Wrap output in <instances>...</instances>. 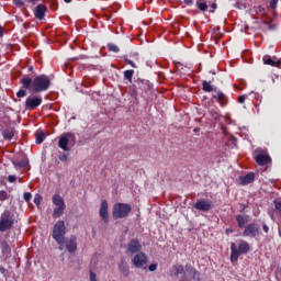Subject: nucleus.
Returning <instances> with one entry per match:
<instances>
[{"instance_id": "1", "label": "nucleus", "mask_w": 281, "mask_h": 281, "mask_svg": "<svg viewBox=\"0 0 281 281\" xmlns=\"http://www.w3.org/2000/svg\"><path fill=\"white\" fill-rule=\"evenodd\" d=\"M21 85L24 89H30L32 87L35 93H41L49 89V85H52V81L49 80V77H47L46 75H40L35 77L33 81L30 77L22 78Z\"/></svg>"}, {"instance_id": "2", "label": "nucleus", "mask_w": 281, "mask_h": 281, "mask_svg": "<svg viewBox=\"0 0 281 281\" xmlns=\"http://www.w3.org/2000/svg\"><path fill=\"white\" fill-rule=\"evenodd\" d=\"M169 276L170 278H179L181 276L179 281H190L196 277V269L188 265L186 267L183 265H175L169 270Z\"/></svg>"}, {"instance_id": "3", "label": "nucleus", "mask_w": 281, "mask_h": 281, "mask_svg": "<svg viewBox=\"0 0 281 281\" xmlns=\"http://www.w3.org/2000/svg\"><path fill=\"white\" fill-rule=\"evenodd\" d=\"M249 252V243L240 241L239 246L236 247L235 243L231 244V261L238 262V258L243 254Z\"/></svg>"}, {"instance_id": "4", "label": "nucleus", "mask_w": 281, "mask_h": 281, "mask_svg": "<svg viewBox=\"0 0 281 281\" xmlns=\"http://www.w3.org/2000/svg\"><path fill=\"white\" fill-rule=\"evenodd\" d=\"M14 227V215L8 210L0 215V232H10Z\"/></svg>"}, {"instance_id": "5", "label": "nucleus", "mask_w": 281, "mask_h": 281, "mask_svg": "<svg viewBox=\"0 0 281 281\" xmlns=\"http://www.w3.org/2000/svg\"><path fill=\"white\" fill-rule=\"evenodd\" d=\"M64 221H58L53 227V238L58 245H65V234H67Z\"/></svg>"}, {"instance_id": "6", "label": "nucleus", "mask_w": 281, "mask_h": 281, "mask_svg": "<svg viewBox=\"0 0 281 281\" xmlns=\"http://www.w3.org/2000/svg\"><path fill=\"white\" fill-rule=\"evenodd\" d=\"M132 210H133V207L131 206V204L116 203L113 206L112 216L115 220L126 218V216H128V214H131Z\"/></svg>"}, {"instance_id": "7", "label": "nucleus", "mask_w": 281, "mask_h": 281, "mask_svg": "<svg viewBox=\"0 0 281 281\" xmlns=\"http://www.w3.org/2000/svg\"><path fill=\"white\" fill-rule=\"evenodd\" d=\"M53 204H55V209L53 211V218H60L63 214H65V200L60 194H54L52 198Z\"/></svg>"}, {"instance_id": "8", "label": "nucleus", "mask_w": 281, "mask_h": 281, "mask_svg": "<svg viewBox=\"0 0 281 281\" xmlns=\"http://www.w3.org/2000/svg\"><path fill=\"white\" fill-rule=\"evenodd\" d=\"M40 104H43V98L31 94L26 98L24 106L26 111H34Z\"/></svg>"}, {"instance_id": "9", "label": "nucleus", "mask_w": 281, "mask_h": 281, "mask_svg": "<svg viewBox=\"0 0 281 281\" xmlns=\"http://www.w3.org/2000/svg\"><path fill=\"white\" fill-rule=\"evenodd\" d=\"M243 236L248 238H256V236H260V226L256 223L248 224L244 229Z\"/></svg>"}, {"instance_id": "10", "label": "nucleus", "mask_w": 281, "mask_h": 281, "mask_svg": "<svg viewBox=\"0 0 281 281\" xmlns=\"http://www.w3.org/2000/svg\"><path fill=\"white\" fill-rule=\"evenodd\" d=\"M147 263H148V257H146V254L144 252L136 254L132 259V265L136 269H144V267H146Z\"/></svg>"}, {"instance_id": "11", "label": "nucleus", "mask_w": 281, "mask_h": 281, "mask_svg": "<svg viewBox=\"0 0 281 281\" xmlns=\"http://www.w3.org/2000/svg\"><path fill=\"white\" fill-rule=\"evenodd\" d=\"M76 137L71 133L64 134L58 142L59 148L65 151H69V142H75Z\"/></svg>"}, {"instance_id": "12", "label": "nucleus", "mask_w": 281, "mask_h": 281, "mask_svg": "<svg viewBox=\"0 0 281 281\" xmlns=\"http://www.w3.org/2000/svg\"><path fill=\"white\" fill-rule=\"evenodd\" d=\"M193 207L199 212H210L212 210V201L200 200L193 204Z\"/></svg>"}, {"instance_id": "13", "label": "nucleus", "mask_w": 281, "mask_h": 281, "mask_svg": "<svg viewBox=\"0 0 281 281\" xmlns=\"http://www.w3.org/2000/svg\"><path fill=\"white\" fill-rule=\"evenodd\" d=\"M99 216L103 223H109V202L106 200L101 201Z\"/></svg>"}, {"instance_id": "14", "label": "nucleus", "mask_w": 281, "mask_h": 281, "mask_svg": "<svg viewBox=\"0 0 281 281\" xmlns=\"http://www.w3.org/2000/svg\"><path fill=\"white\" fill-rule=\"evenodd\" d=\"M65 247L69 254H75L78 249V241L75 235H71L69 239H64Z\"/></svg>"}, {"instance_id": "15", "label": "nucleus", "mask_w": 281, "mask_h": 281, "mask_svg": "<svg viewBox=\"0 0 281 281\" xmlns=\"http://www.w3.org/2000/svg\"><path fill=\"white\" fill-rule=\"evenodd\" d=\"M127 250L130 254H138L142 252V244H139L138 239H132L127 245Z\"/></svg>"}, {"instance_id": "16", "label": "nucleus", "mask_w": 281, "mask_h": 281, "mask_svg": "<svg viewBox=\"0 0 281 281\" xmlns=\"http://www.w3.org/2000/svg\"><path fill=\"white\" fill-rule=\"evenodd\" d=\"M255 160L259 166H267V164H269V161H271V157H269V155H265V154H257V155H255Z\"/></svg>"}, {"instance_id": "17", "label": "nucleus", "mask_w": 281, "mask_h": 281, "mask_svg": "<svg viewBox=\"0 0 281 281\" xmlns=\"http://www.w3.org/2000/svg\"><path fill=\"white\" fill-rule=\"evenodd\" d=\"M254 179H256V175L254 172H249L244 177H239L240 186H249V183H254Z\"/></svg>"}, {"instance_id": "18", "label": "nucleus", "mask_w": 281, "mask_h": 281, "mask_svg": "<svg viewBox=\"0 0 281 281\" xmlns=\"http://www.w3.org/2000/svg\"><path fill=\"white\" fill-rule=\"evenodd\" d=\"M46 11H47L46 5L38 4L34 10L35 18L38 19L40 21H42V19H45Z\"/></svg>"}, {"instance_id": "19", "label": "nucleus", "mask_w": 281, "mask_h": 281, "mask_svg": "<svg viewBox=\"0 0 281 281\" xmlns=\"http://www.w3.org/2000/svg\"><path fill=\"white\" fill-rule=\"evenodd\" d=\"M262 60L263 65H269L270 67H278L280 65V60L277 57H271L269 55L263 56Z\"/></svg>"}, {"instance_id": "20", "label": "nucleus", "mask_w": 281, "mask_h": 281, "mask_svg": "<svg viewBox=\"0 0 281 281\" xmlns=\"http://www.w3.org/2000/svg\"><path fill=\"white\" fill-rule=\"evenodd\" d=\"M119 271L124 276V278H128V276H131V268L128 267V263L124 261L119 265Z\"/></svg>"}, {"instance_id": "21", "label": "nucleus", "mask_w": 281, "mask_h": 281, "mask_svg": "<svg viewBox=\"0 0 281 281\" xmlns=\"http://www.w3.org/2000/svg\"><path fill=\"white\" fill-rule=\"evenodd\" d=\"M237 225L240 229L245 227L249 223V216L248 215H236Z\"/></svg>"}, {"instance_id": "22", "label": "nucleus", "mask_w": 281, "mask_h": 281, "mask_svg": "<svg viewBox=\"0 0 281 281\" xmlns=\"http://www.w3.org/2000/svg\"><path fill=\"white\" fill-rule=\"evenodd\" d=\"M202 89L203 91H205V93H212V91H216V89H214V86H212V81H202Z\"/></svg>"}, {"instance_id": "23", "label": "nucleus", "mask_w": 281, "mask_h": 281, "mask_svg": "<svg viewBox=\"0 0 281 281\" xmlns=\"http://www.w3.org/2000/svg\"><path fill=\"white\" fill-rule=\"evenodd\" d=\"M2 136L4 139H7L8 142H11L12 137H14V130L9 128V130H4L2 132Z\"/></svg>"}, {"instance_id": "24", "label": "nucleus", "mask_w": 281, "mask_h": 281, "mask_svg": "<svg viewBox=\"0 0 281 281\" xmlns=\"http://www.w3.org/2000/svg\"><path fill=\"white\" fill-rule=\"evenodd\" d=\"M213 100H216L221 105H223V102L225 101V93L217 91V94L213 95Z\"/></svg>"}, {"instance_id": "25", "label": "nucleus", "mask_w": 281, "mask_h": 281, "mask_svg": "<svg viewBox=\"0 0 281 281\" xmlns=\"http://www.w3.org/2000/svg\"><path fill=\"white\" fill-rule=\"evenodd\" d=\"M135 75V70H125L123 72V76L125 80H128V82H133V76Z\"/></svg>"}, {"instance_id": "26", "label": "nucleus", "mask_w": 281, "mask_h": 281, "mask_svg": "<svg viewBox=\"0 0 281 281\" xmlns=\"http://www.w3.org/2000/svg\"><path fill=\"white\" fill-rule=\"evenodd\" d=\"M13 166L15 168H27V166H30V162L27 160L13 161Z\"/></svg>"}, {"instance_id": "27", "label": "nucleus", "mask_w": 281, "mask_h": 281, "mask_svg": "<svg viewBox=\"0 0 281 281\" xmlns=\"http://www.w3.org/2000/svg\"><path fill=\"white\" fill-rule=\"evenodd\" d=\"M196 8H199L202 12H205V10H207V3H205L203 0H196Z\"/></svg>"}, {"instance_id": "28", "label": "nucleus", "mask_w": 281, "mask_h": 281, "mask_svg": "<svg viewBox=\"0 0 281 281\" xmlns=\"http://www.w3.org/2000/svg\"><path fill=\"white\" fill-rule=\"evenodd\" d=\"M139 85V89H142L143 91H148V89H150V83L146 80H142L140 82H138Z\"/></svg>"}, {"instance_id": "29", "label": "nucleus", "mask_w": 281, "mask_h": 281, "mask_svg": "<svg viewBox=\"0 0 281 281\" xmlns=\"http://www.w3.org/2000/svg\"><path fill=\"white\" fill-rule=\"evenodd\" d=\"M0 247L3 254H10V246L8 245V241L0 243Z\"/></svg>"}, {"instance_id": "30", "label": "nucleus", "mask_w": 281, "mask_h": 281, "mask_svg": "<svg viewBox=\"0 0 281 281\" xmlns=\"http://www.w3.org/2000/svg\"><path fill=\"white\" fill-rule=\"evenodd\" d=\"M33 201H34V203H35V205H36L37 207H41V203H42V201H43V196H42L41 194H35Z\"/></svg>"}, {"instance_id": "31", "label": "nucleus", "mask_w": 281, "mask_h": 281, "mask_svg": "<svg viewBox=\"0 0 281 281\" xmlns=\"http://www.w3.org/2000/svg\"><path fill=\"white\" fill-rule=\"evenodd\" d=\"M108 49L109 52H113L114 54H117L120 52V47H117V45L115 44H109Z\"/></svg>"}, {"instance_id": "32", "label": "nucleus", "mask_w": 281, "mask_h": 281, "mask_svg": "<svg viewBox=\"0 0 281 281\" xmlns=\"http://www.w3.org/2000/svg\"><path fill=\"white\" fill-rule=\"evenodd\" d=\"M35 142L36 144H43V142H45V133L41 132L40 134H37Z\"/></svg>"}, {"instance_id": "33", "label": "nucleus", "mask_w": 281, "mask_h": 281, "mask_svg": "<svg viewBox=\"0 0 281 281\" xmlns=\"http://www.w3.org/2000/svg\"><path fill=\"white\" fill-rule=\"evenodd\" d=\"M27 95V91L21 89L16 92V98H25Z\"/></svg>"}, {"instance_id": "34", "label": "nucleus", "mask_w": 281, "mask_h": 281, "mask_svg": "<svg viewBox=\"0 0 281 281\" xmlns=\"http://www.w3.org/2000/svg\"><path fill=\"white\" fill-rule=\"evenodd\" d=\"M23 199L26 201V203H30V201H32V193L25 192Z\"/></svg>"}, {"instance_id": "35", "label": "nucleus", "mask_w": 281, "mask_h": 281, "mask_svg": "<svg viewBox=\"0 0 281 281\" xmlns=\"http://www.w3.org/2000/svg\"><path fill=\"white\" fill-rule=\"evenodd\" d=\"M273 205H274L276 210H278V212H281V202L280 201L274 200Z\"/></svg>"}, {"instance_id": "36", "label": "nucleus", "mask_w": 281, "mask_h": 281, "mask_svg": "<svg viewBox=\"0 0 281 281\" xmlns=\"http://www.w3.org/2000/svg\"><path fill=\"white\" fill-rule=\"evenodd\" d=\"M278 1H279V0H271V1H270V8H271V10H276V8H278Z\"/></svg>"}, {"instance_id": "37", "label": "nucleus", "mask_w": 281, "mask_h": 281, "mask_svg": "<svg viewBox=\"0 0 281 281\" xmlns=\"http://www.w3.org/2000/svg\"><path fill=\"white\" fill-rule=\"evenodd\" d=\"M5 199H8V192L0 191V201H5Z\"/></svg>"}, {"instance_id": "38", "label": "nucleus", "mask_w": 281, "mask_h": 281, "mask_svg": "<svg viewBox=\"0 0 281 281\" xmlns=\"http://www.w3.org/2000/svg\"><path fill=\"white\" fill-rule=\"evenodd\" d=\"M125 63L127 65H131V67H133L134 69H137V65H135V63H133V60L128 59V58H125Z\"/></svg>"}, {"instance_id": "39", "label": "nucleus", "mask_w": 281, "mask_h": 281, "mask_svg": "<svg viewBox=\"0 0 281 281\" xmlns=\"http://www.w3.org/2000/svg\"><path fill=\"white\" fill-rule=\"evenodd\" d=\"M15 5H19L20 8L25 5V1L24 0H14Z\"/></svg>"}, {"instance_id": "40", "label": "nucleus", "mask_w": 281, "mask_h": 281, "mask_svg": "<svg viewBox=\"0 0 281 281\" xmlns=\"http://www.w3.org/2000/svg\"><path fill=\"white\" fill-rule=\"evenodd\" d=\"M247 100V95H240L239 98H238V102H239V104H245V101Z\"/></svg>"}, {"instance_id": "41", "label": "nucleus", "mask_w": 281, "mask_h": 281, "mask_svg": "<svg viewBox=\"0 0 281 281\" xmlns=\"http://www.w3.org/2000/svg\"><path fill=\"white\" fill-rule=\"evenodd\" d=\"M8 181L9 183H14V181H16V176H9Z\"/></svg>"}, {"instance_id": "42", "label": "nucleus", "mask_w": 281, "mask_h": 281, "mask_svg": "<svg viewBox=\"0 0 281 281\" xmlns=\"http://www.w3.org/2000/svg\"><path fill=\"white\" fill-rule=\"evenodd\" d=\"M149 271H157V265L156 263H151L148 267Z\"/></svg>"}, {"instance_id": "43", "label": "nucleus", "mask_w": 281, "mask_h": 281, "mask_svg": "<svg viewBox=\"0 0 281 281\" xmlns=\"http://www.w3.org/2000/svg\"><path fill=\"white\" fill-rule=\"evenodd\" d=\"M262 229L266 234H269V226L267 224H262Z\"/></svg>"}, {"instance_id": "44", "label": "nucleus", "mask_w": 281, "mask_h": 281, "mask_svg": "<svg viewBox=\"0 0 281 281\" xmlns=\"http://www.w3.org/2000/svg\"><path fill=\"white\" fill-rule=\"evenodd\" d=\"M59 160L60 161H67V155L63 154L61 156H59Z\"/></svg>"}, {"instance_id": "45", "label": "nucleus", "mask_w": 281, "mask_h": 281, "mask_svg": "<svg viewBox=\"0 0 281 281\" xmlns=\"http://www.w3.org/2000/svg\"><path fill=\"white\" fill-rule=\"evenodd\" d=\"M186 5H192L194 3V0H184Z\"/></svg>"}, {"instance_id": "46", "label": "nucleus", "mask_w": 281, "mask_h": 281, "mask_svg": "<svg viewBox=\"0 0 281 281\" xmlns=\"http://www.w3.org/2000/svg\"><path fill=\"white\" fill-rule=\"evenodd\" d=\"M211 8H212V10H210V12H214V10H216V8H217L216 3H213V4L211 5Z\"/></svg>"}, {"instance_id": "47", "label": "nucleus", "mask_w": 281, "mask_h": 281, "mask_svg": "<svg viewBox=\"0 0 281 281\" xmlns=\"http://www.w3.org/2000/svg\"><path fill=\"white\" fill-rule=\"evenodd\" d=\"M2 37H3V26L0 25V38H2Z\"/></svg>"}, {"instance_id": "48", "label": "nucleus", "mask_w": 281, "mask_h": 281, "mask_svg": "<svg viewBox=\"0 0 281 281\" xmlns=\"http://www.w3.org/2000/svg\"><path fill=\"white\" fill-rule=\"evenodd\" d=\"M29 71H34V66H30Z\"/></svg>"}, {"instance_id": "49", "label": "nucleus", "mask_w": 281, "mask_h": 281, "mask_svg": "<svg viewBox=\"0 0 281 281\" xmlns=\"http://www.w3.org/2000/svg\"><path fill=\"white\" fill-rule=\"evenodd\" d=\"M65 3H71V0H64Z\"/></svg>"}, {"instance_id": "50", "label": "nucleus", "mask_w": 281, "mask_h": 281, "mask_svg": "<svg viewBox=\"0 0 281 281\" xmlns=\"http://www.w3.org/2000/svg\"><path fill=\"white\" fill-rule=\"evenodd\" d=\"M59 251H63V246H59Z\"/></svg>"}, {"instance_id": "51", "label": "nucleus", "mask_w": 281, "mask_h": 281, "mask_svg": "<svg viewBox=\"0 0 281 281\" xmlns=\"http://www.w3.org/2000/svg\"><path fill=\"white\" fill-rule=\"evenodd\" d=\"M211 74H213V76H214V75H216V72H215V71H211Z\"/></svg>"}, {"instance_id": "52", "label": "nucleus", "mask_w": 281, "mask_h": 281, "mask_svg": "<svg viewBox=\"0 0 281 281\" xmlns=\"http://www.w3.org/2000/svg\"><path fill=\"white\" fill-rule=\"evenodd\" d=\"M32 2H34V1H38V0H31Z\"/></svg>"}, {"instance_id": "53", "label": "nucleus", "mask_w": 281, "mask_h": 281, "mask_svg": "<svg viewBox=\"0 0 281 281\" xmlns=\"http://www.w3.org/2000/svg\"><path fill=\"white\" fill-rule=\"evenodd\" d=\"M272 82H276V80L272 78Z\"/></svg>"}]
</instances>
